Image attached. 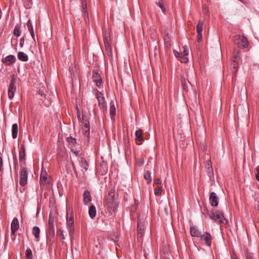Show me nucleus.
<instances>
[{
	"instance_id": "nucleus-9",
	"label": "nucleus",
	"mask_w": 259,
	"mask_h": 259,
	"mask_svg": "<svg viewBox=\"0 0 259 259\" xmlns=\"http://www.w3.org/2000/svg\"><path fill=\"white\" fill-rule=\"evenodd\" d=\"M93 79L97 87H101L102 85L103 82L102 78L100 74L95 70H93Z\"/></svg>"
},
{
	"instance_id": "nucleus-52",
	"label": "nucleus",
	"mask_w": 259,
	"mask_h": 259,
	"mask_svg": "<svg viewBox=\"0 0 259 259\" xmlns=\"http://www.w3.org/2000/svg\"><path fill=\"white\" fill-rule=\"evenodd\" d=\"M30 33V35L32 38V39H33V40L34 41H35V35H34V30H30L29 31Z\"/></svg>"
},
{
	"instance_id": "nucleus-56",
	"label": "nucleus",
	"mask_w": 259,
	"mask_h": 259,
	"mask_svg": "<svg viewBox=\"0 0 259 259\" xmlns=\"http://www.w3.org/2000/svg\"><path fill=\"white\" fill-rule=\"evenodd\" d=\"M24 38L22 37V38H21L20 42V45L21 47H23V46L24 45Z\"/></svg>"
},
{
	"instance_id": "nucleus-10",
	"label": "nucleus",
	"mask_w": 259,
	"mask_h": 259,
	"mask_svg": "<svg viewBox=\"0 0 259 259\" xmlns=\"http://www.w3.org/2000/svg\"><path fill=\"white\" fill-rule=\"evenodd\" d=\"M209 202L211 206H217L219 204V198L215 193L212 192L209 196Z\"/></svg>"
},
{
	"instance_id": "nucleus-25",
	"label": "nucleus",
	"mask_w": 259,
	"mask_h": 259,
	"mask_svg": "<svg viewBox=\"0 0 259 259\" xmlns=\"http://www.w3.org/2000/svg\"><path fill=\"white\" fill-rule=\"evenodd\" d=\"M47 180V172H43L42 171L41 172V174H40V184L45 185Z\"/></svg>"
},
{
	"instance_id": "nucleus-28",
	"label": "nucleus",
	"mask_w": 259,
	"mask_h": 259,
	"mask_svg": "<svg viewBox=\"0 0 259 259\" xmlns=\"http://www.w3.org/2000/svg\"><path fill=\"white\" fill-rule=\"evenodd\" d=\"M67 230L69 233L70 239H72L73 238L74 233V225H66Z\"/></svg>"
},
{
	"instance_id": "nucleus-8",
	"label": "nucleus",
	"mask_w": 259,
	"mask_h": 259,
	"mask_svg": "<svg viewBox=\"0 0 259 259\" xmlns=\"http://www.w3.org/2000/svg\"><path fill=\"white\" fill-rule=\"evenodd\" d=\"M201 240L205 241V244L207 246H210L211 245V236L208 232H204L203 235L200 236Z\"/></svg>"
},
{
	"instance_id": "nucleus-26",
	"label": "nucleus",
	"mask_w": 259,
	"mask_h": 259,
	"mask_svg": "<svg viewBox=\"0 0 259 259\" xmlns=\"http://www.w3.org/2000/svg\"><path fill=\"white\" fill-rule=\"evenodd\" d=\"M109 113L111 118L112 116H114L116 113V108L113 101L110 102Z\"/></svg>"
},
{
	"instance_id": "nucleus-42",
	"label": "nucleus",
	"mask_w": 259,
	"mask_h": 259,
	"mask_svg": "<svg viewBox=\"0 0 259 259\" xmlns=\"http://www.w3.org/2000/svg\"><path fill=\"white\" fill-rule=\"evenodd\" d=\"M57 235L60 237L62 239H64V235L63 234V231L62 229H60L57 231Z\"/></svg>"
},
{
	"instance_id": "nucleus-43",
	"label": "nucleus",
	"mask_w": 259,
	"mask_h": 259,
	"mask_svg": "<svg viewBox=\"0 0 259 259\" xmlns=\"http://www.w3.org/2000/svg\"><path fill=\"white\" fill-rule=\"evenodd\" d=\"M164 45L166 49H168L170 47V42L169 38L164 39Z\"/></svg>"
},
{
	"instance_id": "nucleus-54",
	"label": "nucleus",
	"mask_w": 259,
	"mask_h": 259,
	"mask_svg": "<svg viewBox=\"0 0 259 259\" xmlns=\"http://www.w3.org/2000/svg\"><path fill=\"white\" fill-rule=\"evenodd\" d=\"M154 183L155 184H160L161 183V181L159 179H155L154 180Z\"/></svg>"
},
{
	"instance_id": "nucleus-49",
	"label": "nucleus",
	"mask_w": 259,
	"mask_h": 259,
	"mask_svg": "<svg viewBox=\"0 0 259 259\" xmlns=\"http://www.w3.org/2000/svg\"><path fill=\"white\" fill-rule=\"evenodd\" d=\"M246 259H256L253 254L251 253L247 252L246 254Z\"/></svg>"
},
{
	"instance_id": "nucleus-14",
	"label": "nucleus",
	"mask_w": 259,
	"mask_h": 259,
	"mask_svg": "<svg viewBox=\"0 0 259 259\" xmlns=\"http://www.w3.org/2000/svg\"><path fill=\"white\" fill-rule=\"evenodd\" d=\"M205 168L206 172L207 173L208 176L211 180V178L213 179V170L211 164V162L210 161H207L205 165Z\"/></svg>"
},
{
	"instance_id": "nucleus-31",
	"label": "nucleus",
	"mask_w": 259,
	"mask_h": 259,
	"mask_svg": "<svg viewBox=\"0 0 259 259\" xmlns=\"http://www.w3.org/2000/svg\"><path fill=\"white\" fill-rule=\"evenodd\" d=\"M138 236L139 237H142L144 234V229L142 228V226H141V223L138 222Z\"/></svg>"
},
{
	"instance_id": "nucleus-47",
	"label": "nucleus",
	"mask_w": 259,
	"mask_h": 259,
	"mask_svg": "<svg viewBox=\"0 0 259 259\" xmlns=\"http://www.w3.org/2000/svg\"><path fill=\"white\" fill-rule=\"evenodd\" d=\"M174 53L176 57L179 58L180 59L182 56V54H181V53H180L175 50H174Z\"/></svg>"
},
{
	"instance_id": "nucleus-27",
	"label": "nucleus",
	"mask_w": 259,
	"mask_h": 259,
	"mask_svg": "<svg viewBox=\"0 0 259 259\" xmlns=\"http://www.w3.org/2000/svg\"><path fill=\"white\" fill-rule=\"evenodd\" d=\"M66 225H74V217L72 214L69 215L68 213H67Z\"/></svg>"
},
{
	"instance_id": "nucleus-55",
	"label": "nucleus",
	"mask_w": 259,
	"mask_h": 259,
	"mask_svg": "<svg viewBox=\"0 0 259 259\" xmlns=\"http://www.w3.org/2000/svg\"><path fill=\"white\" fill-rule=\"evenodd\" d=\"M84 127L85 128V130H87L88 128L90 130V125L89 122L84 124Z\"/></svg>"
},
{
	"instance_id": "nucleus-13",
	"label": "nucleus",
	"mask_w": 259,
	"mask_h": 259,
	"mask_svg": "<svg viewBox=\"0 0 259 259\" xmlns=\"http://www.w3.org/2000/svg\"><path fill=\"white\" fill-rule=\"evenodd\" d=\"M95 95L98 101L99 106L103 105L105 102V98L103 94L98 90H96Z\"/></svg>"
},
{
	"instance_id": "nucleus-36",
	"label": "nucleus",
	"mask_w": 259,
	"mask_h": 259,
	"mask_svg": "<svg viewBox=\"0 0 259 259\" xmlns=\"http://www.w3.org/2000/svg\"><path fill=\"white\" fill-rule=\"evenodd\" d=\"M84 140L85 142H89L90 140V130H84L83 132Z\"/></svg>"
},
{
	"instance_id": "nucleus-57",
	"label": "nucleus",
	"mask_w": 259,
	"mask_h": 259,
	"mask_svg": "<svg viewBox=\"0 0 259 259\" xmlns=\"http://www.w3.org/2000/svg\"><path fill=\"white\" fill-rule=\"evenodd\" d=\"M2 166H3V159L2 157L0 156V171L2 169Z\"/></svg>"
},
{
	"instance_id": "nucleus-22",
	"label": "nucleus",
	"mask_w": 259,
	"mask_h": 259,
	"mask_svg": "<svg viewBox=\"0 0 259 259\" xmlns=\"http://www.w3.org/2000/svg\"><path fill=\"white\" fill-rule=\"evenodd\" d=\"M136 141L137 142H142L144 140L143 137V131L141 129L138 130L135 133Z\"/></svg>"
},
{
	"instance_id": "nucleus-40",
	"label": "nucleus",
	"mask_w": 259,
	"mask_h": 259,
	"mask_svg": "<svg viewBox=\"0 0 259 259\" xmlns=\"http://www.w3.org/2000/svg\"><path fill=\"white\" fill-rule=\"evenodd\" d=\"M182 54V56L186 57L189 54V49L188 48L185 46L183 47V52L181 53Z\"/></svg>"
},
{
	"instance_id": "nucleus-34",
	"label": "nucleus",
	"mask_w": 259,
	"mask_h": 259,
	"mask_svg": "<svg viewBox=\"0 0 259 259\" xmlns=\"http://www.w3.org/2000/svg\"><path fill=\"white\" fill-rule=\"evenodd\" d=\"M22 2L26 9H30L32 5V0H22Z\"/></svg>"
},
{
	"instance_id": "nucleus-20",
	"label": "nucleus",
	"mask_w": 259,
	"mask_h": 259,
	"mask_svg": "<svg viewBox=\"0 0 259 259\" xmlns=\"http://www.w3.org/2000/svg\"><path fill=\"white\" fill-rule=\"evenodd\" d=\"M190 234L193 237H200L201 233L195 226H192L190 227Z\"/></svg>"
},
{
	"instance_id": "nucleus-58",
	"label": "nucleus",
	"mask_w": 259,
	"mask_h": 259,
	"mask_svg": "<svg viewBox=\"0 0 259 259\" xmlns=\"http://www.w3.org/2000/svg\"><path fill=\"white\" fill-rule=\"evenodd\" d=\"M165 255H166V257L169 259L170 258V257L171 256V254H170V253L168 251H166V253L165 254Z\"/></svg>"
},
{
	"instance_id": "nucleus-48",
	"label": "nucleus",
	"mask_w": 259,
	"mask_h": 259,
	"mask_svg": "<svg viewBox=\"0 0 259 259\" xmlns=\"http://www.w3.org/2000/svg\"><path fill=\"white\" fill-rule=\"evenodd\" d=\"M71 152L74 154L76 156H78L80 155V151L79 150H75L74 148H72L71 149Z\"/></svg>"
},
{
	"instance_id": "nucleus-38",
	"label": "nucleus",
	"mask_w": 259,
	"mask_h": 259,
	"mask_svg": "<svg viewBox=\"0 0 259 259\" xmlns=\"http://www.w3.org/2000/svg\"><path fill=\"white\" fill-rule=\"evenodd\" d=\"M156 5L161 9V11L164 13L165 11V9L162 3V0H157L156 2Z\"/></svg>"
},
{
	"instance_id": "nucleus-21",
	"label": "nucleus",
	"mask_w": 259,
	"mask_h": 259,
	"mask_svg": "<svg viewBox=\"0 0 259 259\" xmlns=\"http://www.w3.org/2000/svg\"><path fill=\"white\" fill-rule=\"evenodd\" d=\"M17 57L18 59L22 62H26L28 60L27 55L23 52H19Z\"/></svg>"
},
{
	"instance_id": "nucleus-7",
	"label": "nucleus",
	"mask_w": 259,
	"mask_h": 259,
	"mask_svg": "<svg viewBox=\"0 0 259 259\" xmlns=\"http://www.w3.org/2000/svg\"><path fill=\"white\" fill-rule=\"evenodd\" d=\"M82 15L84 17V21L87 25H89L90 23L88 13L87 12V6L85 0L82 1Z\"/></svg>"
},
{
	"instance_id": "nucleus-5",
	"label": "nucleus",
	"mask_w": 259,
	"mask_h": 259,
	"mask_svg": "<svg viewBox=\"0 0 259 259\" xmlns=\"http://www.w3.org/2000/svg\"><path fill=\"white\" fill-rule=\"evenodd\" d=\"M16 78L13 77L12 78L8 88V97L10 99H12L16 91Z\"/></svg>"
},
{
	"instance_id": "nucleus-16",
	"label": "nucleus",
	"mask_w": 259,
	"mask_h": 259,
	"mask_svg": "<svg viewBox=\"0 0 259 259\" xmlns=\"http://www.w3.org/2000/svg\"><path fill=\"white\" fill-rule=\"evenodd\" d=\"M79 163L80 166L81 167V171H83V170H84V171H86L88 170L89 168V164L83 157H81L80 158L79 160Z\"/></svg>"
},
{
	"instance_id": "nucleus-2",
	"label": "nucleus",
	"mask_w": 259,
	"mask_h": 259,
	"mask_svg": "<svg viewBox=\"0 0 259 259\" xmlns=\"http://www.w3.org/2000/svg\"><path fill=\"white\" fill-rule=\"evenodd\" d=\"M234 37V44L239 48L244 49L247 48L248 46V41L245 36H241L240 35H236Z\"/></svg>"
},
{
	"instance_id": "nucleus-6",
	"label": "nucleus",
	"mask_w": 259,
	"mask_h": 259,
	"mask_svg": "<svg viewBox=\"0 0 259 259\" xmlns=\"http://www.w3.org/2000/svg\"><path fill=\"white\" fill-rule=\"evenodd\" d=\"M28 171L26 167L21 169L20 174V185L24 186L27 184Z\"/></svg>"
},
{
	"instance_id": "nucleus-61",
	"label": "nucleus",
	"mask_w": 259,
	"mask_h": 259,
	"mask_svg": "<svg viewBox=\"0 0 259 259\" xmlns=\"http://www.w3.org/2000/svg\"><path fill=\"white\" fill-rule=\"evenodd\" d=\"M14 161H15V162H17V157H15L14 158Z\"/></svg>"
},
{
	"instance_id": "nucleus-45",
	"label": "nucleus",
	"mask_w": 259,
	"mask_h": 259,
	"mask_svg": "<svg viewBox=\"0 0 259 259\" xmlns=\"http://www.w3.org/2000/svg\"><path fill=\"white\" fill-rule=\"evenodd\" d=\"M27 26L28 29L29 31L31 30H33V26H32L31 22L30 21V20H29L28 21V22L27 23Z\"/></svg>"
},
{
	"instance_id": "nucleus-11",
	"label": "nucleus",
	"mask_w": 259,
	"mask_h": 259,
	"mask_svg": "<svg viewBox=\"0 0 259 259\" xmlns=\"http://www.w3.org/2000/svg\"><path fill=\"white\" fill-rule=\"evenodd\" d=\"M11 233L14 235L16 231H17L19 228V224L18 220L17 218H14L11 223Z\"/></svg>"
},
{
	"instance_id": "nucleus-30",
	"label": "nucleus",
	"mask_w": 259,
	"mask_h": 259,
	"mask_svg": "<svg viewBox=\"0 0 259 259\" xmlns=\"http://www.w3.org/2000/svg\"><path fill=\"white\" fill-rule=\"evenodd\" d=\"M40 229L37 226H34L32 228V234L38 239L39 237Z\"/></svg>"
},
{
	"instance_id": "nucleus-1",
	"label": "nucleus",
	"mask_w": 259,
	"mask_h": 259,
	"mask_svg": "<svg viewBox=\"0 0 259 259\" xmlns=\"http://www.w3.org/2000/svg\"><path fill=\"white\" fill-rule=\"evenodd\" d=\"M209 218L217 223L226 224L228 221L225 218L224 214L218 210L211 211L209 212Z\"/></svg>"
},
{
	"instance_id": "nucleus-4",
	"label": "nucleus",
	"mask_w": 259,
	"mask_h": 259,
	"mask_svg": "<svg viewBox=\"0 0 259 259\" xmlns=\"http://www.w3.org/2000/svg\"><path fill=\"white\" fill-rule=\"evenodd\" d=\"M118 204V203L115 201V200H113V199H107V209L111 214L115 213L116 212Z\"/></svg>"
},
{
	"instance_id": "nucleus-12",
	"label": "nucleus",
	"mask_w": 259,
	"mask_h": 259,
	"mask_svg": "<svg viewBox=\"0 0 259 259\" xmlns=\"http://www.w3.org/2000/svg\"><path fill=\"white\" fill-rule=\"evenodd\" d=\"M16 58L12 55H8L2 59V62L7 65H10L16 61Z\"/></svg>"
},
{
	"instance_id": "nucleus-44",
	"label": "nucleus",
	"mask_w": 259,
	"mask_h": 259,
	"mask_svg": "<svg viewBox=\"0 0 259 259\" xmlns=\"http://www.w3.org/2000/svg\"><path fill=\"white\" fill-rule=\"evenodd\" d=\"M239 62H234L233 61V63L231 64L232 70L233 72L236 71V69L237 68Z\"/></svg>"
},
{
	"instance_id": "nucleus-3",
	"label": "nucleus",
	"mask_w": 259,
	"mask_h": 259,
	"mask_svg": "<svg viewBox=\"0 0 259 259\" xmlns=\"http://www.w3.org/2000/svg\"><path fill=\"white\" fill-rule=\"evenodd\" d=\"M111 39L109 34V32L106 31L104 36V42L106 50L109 56L112 55V48L111 47Z\"/></svg>"
},
{
	"instance_id": "nucleus-59",
	"label": "nucleus",
	"mask_w": 259,
	"mask_h": 259,
	"mask_svg": "<svg viewBox=\"0 0 259 259\" xmlns=\"http://www.w3.org/2000/svg\"><path fill=\"white\" fill-rule=\"evenodd\" d=\"M72 165L74 172H76L75 164L72 162Z\"/></svg>"
},
{
	"instance_id": "nucleus-53",
	"label": "nucleus",
	"mask_w": 259,
	"mask_h": 259,
	"mask_svg": "<svg viewBox=\"0 0 259 259\" xmlns=\"http://www.w3.org/2000/svg\"><path fill=\"white\" fill-rule=\"evenodd\" d=\"M202 40V33H197V41L200 42Z\"/></svg>"
},
{
	"instance_id": "nucleus-46",
	"label": "nucleus",
	"mask_w": 259,
	"mask_h": 259,
	"mask_svg": "<svg viewBox=\"0 0 259 259\" xmlns=\"http://www.w3.org/2000/svg\"><path fill=\"white\" fill-rule=\"evenodd\" d=\"M180 61L182 63H187L189 61V60L186 57L182 56L180 59Z\"/></svg>"
},
{
	"instance_id": "nucleus-18",
	"label": "nucleus",
	"mask_w": 259,
	"mask_h": 259,
	"mask_svg": "<svg viewBox=\"0 0 259 259\" xmlns=\"http://www.w3.org/2000/svg\"><path fill=\"white\" fill-rule=\"evenodd\" d=\"M19 161L21 162H25V148L24 145H22L19 151Z\"/></svg>"
},
{
	"instance_id": "nucleus-32",
	"label": "nucleus",
	"mask_w": 259,
	"mask_h": 259,
	"mask_svg": "<svg viewBox=\"0 0 259 259\" xmlns=\"http://www.w3.org/2000/svg\"><path fill=\"white\" fill-rule=\"evenodd\" d=\"M203 27V22L201 21H199L197 24L196 30L197 33H202Z\"/></svg>"
},
{
	"instance_id": "nucleus-19",
	"label": "nucleus",
	"mask_w": 259,
	"mask_h": 259,
	"mask_svg": "<svg viewBox=\"0 0 259 259\" xmlns=\"http://www.w3.org/2000/svg\"><path fill=\"white\" fill-rule=\"evenodd\" d=\"M66 141L68 143L69 146L71 149L75 147L77 144L76 139L73 138L70 136L67 138Z\"/></svg>"
},
{
	"instance_id": "nucleus-60",
	"label": "nucleus",
	"mask_w": 259,
	"mask_h": 259,
	"mask_svg": "<svg viewBox=\"0 0 259 259\" xmlns=\"http://www.w3.org/2000/svg\"><path fill=\"white\" fill-rule=\"evenodd\" d=\"M144 162V161L143 160H141L140 161V164H142Z\"/></svg>"
},
{
	"instance_id": "nucleus-50",
	"label": "nucleus",
	"mask_w": 259,
	"mask_h": 259,
	"mask_svg": "<svg viewBox=\"0 0 259 259\" xmlns=\"http://www.w3.org/2000/svg\"><path fill=\"white\" fill-rule=\"evenodd\" d=\"M255 178L256 180L259 181V166L256 168Z\"/></svg>"
},
{
	"instance_id": "nucleus-24",
	"label": "nucleus",
	"mask_w": 259,
	"mask_h": 259,
	"mask_svg": "<svg viewBox=\"0 0 259 259\" xmlns=\"http://www.w3.org/2000/svg\"><path fill=\"white\" fill-rule=\"evenodd\" d=\"M18 124L17 123H14L12 126V135L13 139H16L18 135Z\"/></svg>"
},
{
	"instance_id": "nucleus-35",
	"label": "nucleus",
	"mask_w": 259,
	"mask_h": 259,
	"mask_svg": "<svg viewBox=\"0 0 259 259\" xmlns=\"http://www.w3.org/2000/svg\"><path fill=\"white\" fill-rule=\"evenodd\" d=\"M14 34L18 37L21 35L20 26L17 25L15 26L13 31Z\"/></svg>"
},
{
	"instance_id": "nucleus-15",
	"label": "nucleus",
	"mask_w": 259,
	"mask_h": 259,
	"mask_svg": "<svg viewBox=\"0 0 259 259\" xmlns=\"http://www.w3.org/2000/svg\"><path fill=\"white\" fill-rule=\"evenodd\" d=\"M48 232L50 235H54L55 233V229L54 226V218L49 217L48 221Z\"/></svg>"
},
{
	"instance_id": "nucleus-37",
	"label": "nucleus",
	"mask_w": 259,
	"mask_h": 259,
	"mask_svg": "<svg viewBox=\"0 0 259 259\" xmlns=\"http://www.w3.org/2000/svg\"><path fill=\"white\" fill-rule=\"evenodd\" d=\"M26 257L27 259H32V251L30 248H27L25 251Z\"/></svg>"
},
{
	"instance_id": "nucleus-17",
	"label": "nucleus",
	"mask_w": 259,
	"mask_h": 259,
	"mask_svg": "<svg viewBox=\"0 0 259 259\" xmlns=\"http://www.w3.org/2000/svg\"><path fill=\"white\" fill-rule=\"evenodd\" d=\"M83 203L87 205L92 201V197L90 192L88 190H85L83 194Z\"/></svg>"
},
{
	"instance_id": "nucleus-33",
	"label": "nucleus",
	"mask_w": 259,
	"mask_h": 259,
	"mask_svg": "<svg viewBox=\"0 0 259 259\" xmlns=\"http://www.w3.org/2000/svg\"><path fill=\"white\" fill-rule=\"evenodd\" d=\"M144 177L148 184L151 182L152 179L151 177V174L148 170H147L145 172Z\"/></svg>"
},
{
	"instance_id": "nucleus-51",
	"label": "nucleus",
	"mask_w": 259,
	"mask_h": 259,
	"mask_svg": "<svg viewBox=\"0 0 259 259\" xmlns=\"http://www.w3.org/2000/svg\"><path fill=\"white\" fill-rule=\"evenodd\" d=\"M181 82H182V86H183V89L184 90H186L187 89V87L185 80L184 79H182Z\"/></svg>"
},
{
	"instance_id": "nucleus-23",
	"label": "nucleus",
	"mask_w": 259,
	"mask_h": 259,
	"mask_svg": "<svg viewBox=\"0 0 259 259\" xmlns=\"http://www.w3.org/2000/svg\"><path fill=\"white\" fill-rule=\"evenodd\" d=\"M96 208L95 205H91L89 209V214L91 218L93 219L96 215Z\"/></svg>"
},
{
	"instance_id": "nucleus-39",
	"label": "nucleus",
	"mask_w": 259,
	"mask_h": 259,
	"mask_svg": "<svg viewBox=\"0 0 259 259\" xmlns=\"http://www.w3.org/2000/svg\"><path fill=\"white\" fill-rule=\"evenodd\" d=\"M240 59V55L239 52L237 51L236 53H235L234 56H233V60L234 62H239Z\"/></svg>"
},
{
	"instance_id": "nucleus-41",
	"label": "nucleus",
	"mask_w": 259,
	"mask_h": 259,
	"mask_svg": "<svg viewBox=\"0 0 259 259\" xmlns=\"http://www.w3.org/2000/svg\"><path fill=\"white\" fill-rule=\"evenodd\" d=\"M162 187H157L154 190V194L156 196H159L161 194L162 192Z\"/></svg>"
},
{
	"instance_id": "nucleus-29",
	"label": "nucleus",
	"mask_w": 259,
	"mask_h": 259,
	"mask_svg": "<svg viewBox=\"0 0 259 259\" xmlns=\"http://www.w3.org/2000/svg\"><path fill=\"white\" fill-rule=\"evenodd\" d=\"M108 199H113L115 200L116 196V189L114 187L112 188L108 192Z\"/></svg>"
}]
</instances>
